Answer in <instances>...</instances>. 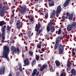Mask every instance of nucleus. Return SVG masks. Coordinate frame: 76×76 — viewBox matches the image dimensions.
<instances>
[{
  "label": "nucleus",
  "instance_id": "1",
  "mask_svg": "<svg viewBox=\"0 0 76 76\" xmlns=\"http://www.w3.org/2000/svg\"><path fill=\"white\" fill-rule=\"evenodd\" d=\"M2 55L1 56L2 58H6L7 61H9V58L8 56V54L10 53V50L8 46L5 45L3 47V52Z\"/></svg>",
  "mask_w": 76,
  "mask_h": 76
},
{
  "label": "nucleus",
  "instance_id": "2",
  "mask_svg": "<svg viewBox=\"0 0 76 76\" xmlns=\"http://www.w3.org/2000/svg\"><path fill=\"white\" fill-rule=\"evenodd\" d=\"M6 26L4 25L3 26L1 29V32L0 31V39H2L1 42L4 43V40L6 39Z\"/></svg>",
  "mask_w": 76,
  "mask_h": 76
},
{
  "label": "nucleus",
  "instance_id": "3",
  "mask_svg": "<svg viewBox=\"0 0 76 76\" xmlns=\"http://www.w3.org/2000/svg\"><path fill=\"white\" fill-rule=\"evenodd\" d=\"M61 8L60 7V6H58L56 8V11L55 10H53L51 12V14L50 15V18L51 19H53L55 16V15H59L61 13Z\"/></svg>",
  "mask_w": 76,
  "mask_h": 76
},
{
  "label": "nucleus",
  "instance_id": "4",
  "mask_svg": "<svg viewBox=\"0 0 76 76\" xmlns=\"http://www.w3.org/2000/svg\"><path fill=\"white\" fill-rule=\"evenodd\" d=\"M38 24H37L36 25V27H35V31L37 32V33L36 35H39V34L42 32V29L39 30L40 29V27H41V24L39 21H38Z\"/></svg>",
  "mask_w": 76,
  "mask_h": 76
},
{
  "label": "nucleus",
  "instance_id": "5",
  "mask_svg": "<svg viewBox=\"0 0 76 76\" xmlns=\"http://www.w3.org/2000/svg\"><path fill=\"white\" fill-rule=\"evenodd\" d=\"M26 6L24 5L23 7H21L20 8H18V11L20 12L21 15H24L25 14H26Z\"/></svg>",
  "mask_w": 76,
  "mask_h": 76
},
{
  "label": "nucleus",
  "instance_id": "6",
  "mask_svg": "<svg viewBox=\"0 0 76 76\" xmlns=\"http://www.w3.org/2000/svg\"><path fill=\"white\" fill-rule=\"evenodd\" d=\"M58 52L60 54L63 53L64 50V47L61 44H60L58 47Z\"/></svg>",
  "mask_w": 76,
  "mask_h": 76
},
{
  "label": "nucleus",
  "instance_id": "7",
  "mask_svg": "<svg viewBox=\"0 0 76 76\" xmlns=\"http://www.w3.org/2000/svg\"><path fill=\"white\" fill-rule=\"evenodd\" d=\"M53 23L51 22H50L48 24V26H47L46 27V31L48 32L50 31V28L51 27H53Z\"/></svg>",
  "mask_w": 76,
  "mask_h": 76
},
{
  "label": "nucleus",
  "instance_id": "8",
  "mask_svg": "<svg viewBox=\"0 0 76 76\" xmlns=\"http://www.w3.org/2000/svg\"><path fill=\"white\" fill-rule=\"evenodd\" d=\"M24 63L25 64V66H29L30 63L29 61V59L28 58H26L23 61Z\"/></svg>",
  "mask_w": 76,
  "mask_h": 76
},
{
  "label": "nucleus",
  "instance_id": "9",
  "mask_svg": "<svg viewBox=\"0 0 76 76\" xmlns=\"http://www.w3.org/2000/svg\"><path fill=\"white\" fill-rule=\"evenodd\" d=\"M7 9L3 10H1V12H0V16L1 17H4L5 15V12L6 11Z\"/></svg>",
  "mask_w": 76,
  "mask_h": 76
},
{
  "label": "nucleus",
  "instance_id": "10",
  "mask_svg": "<svg viewBox=\"0 0 76 76\" xmlns=\"http://www.w3.org/2000/svg\"><path fill=\"white\" fill-rule=\"evenodd\" d=\"M8 8V7L6 5H4V7H3V4L0 3V9H1V10H3H3L7 9Z\"/></svg>",
  "mask_w": 76,
  "mask_h": 76
},
{
  "label": "nucleus",
  "instance_id": "11",
  "mask_svg": "<svg viewBox=\"0 0 76 76\" xmlns=\"http://www.w3.org/2000/svg\"><path fill=\"white\" fill-rule=\"evenodd\" d=\"M5 70V66H3L1 67L0 69V75H3L4 73V71Z\"/></svg>",
  "mask_w": 76,
  "mask_h": 76
},
{
  "label": "nucleus",
  "instance_id": "12",
  "mask_svg": "<svg viewBox=\"0 0 76 76\" xmlns=\"http://www.w3.org/2000/svg\"><path fill=\"white\" fill-rule=\"evenodd\" d=\"M48 1H50V3L49 4V7H51L54 6V2L53 0H48Z\"/></svg>",
  "mask_w": 76,
  "mask_h": 76
},
{
  "label": "nucleus",
  "instance_id": "13",
  "mask_svg": "<svg viewBox=\"0 0 76 76\" xmlns=\"http://www.w3.org/2000/svg\"><path fill=\"white\" fill-rule=\"evenodd\" d=\"M11 51L12 53L16 52V48L14 46H12L11 48Z\"/></svg>",
  "mask_w": 76,
  "mask_h": 76
},
{
  "label": "nucleus",
  "instance_id": "14",
  "mask_svg": "<svg viewBox=\"0 0 76 76\" xmlns=\"http://www.w3.org/2000/svg\"><path fill=\"white\" fill-rule=\"evenodd\" d=\"M71 0H66L65 2L64 3L63 6L64 7H67L69 4V3L70 1Z\"/></svg>",
  "mask_w": 76,
  "mask_h": 76
},
{
  "label": "nucleus",
  "instance_id": "15",
  "mask_svg": "<svg viewBox=\"0 0 76 76\" xmlns=\"http://www.w3.org/2000/svg\"><path fill=\"white\" fill-rule=\"evenodd\" d=\"M73 18V13L70 14L69 15L68 19L70 20H72Z\"/></svg>",
  "mask_w": 76,
  "mask_h": 76
},
{
  "label": "nucleus",
  "instance_id": "16",
  "mask_svg": "<svg viewBox=\"0 0 76 76\" xmlns=\"http://www.w3.org/2000/svg\"><path fill=\"white\" fill-rule=\"evenodd\" d=\"M47 67V64H43L41 67L40 68V71H42L44 69H46V68Z\"/></svg>",
  "mask_w": 76,
  "mask_h": 76
},
{
  "label": "nucleus",
  "instance_id": "17",
  "mask_svg": "<svg viewBox=\"0 0 76 76\" xmlns=\"http://www.w3.org/2000/svg\"><path fill=\"white\" fill-rule=\"evenodd\" d=\"M72 28L73 27L71 26V24H70L69 25H68L67 27V31H70L72 30Z\"/></svg>",
  "mask_w": 76,
  "mask_h": 76
},
{
  "label": "nucleus",
  "instance_id": "18",
  "mask_svg": "<svg viewBox=\"0 0 76 76\" xmlns=\"http://www.w3.org/2000/svg\"><path fill=\"white\" fill-rule=\"evenodd\" d=\"M56 34H58V35H60L61 34V28H59L58 31H56Z\"/></svg>",
  "mask_w": 76,
  "mask_h": 76
},
{
  "label": "nucleus",
  "instance_id": "19",
  "mask_svg": "<svg viewBox=\"0 0 76 76\" xmlns=\"http://www.w3.org/2000/svg\"><path fill=\"white\" fill-rule=\"evenodd\" d=\"M50 31L51 32L53 33V32H54V31H55V30L56 29V28H55V27L53 26L51 27L50 28Z\"/></svg>",
  "mask_w": 76,
  "mask_h": 76
},
{
  "label": "nucleus",
  "instance_id": "20",
  "mask_svg": "<svg viewBox=\"0 0 76 76\" xmlns=\"http://www.w3.org/2000/svg\"><path fill=\"white\" fill-rule=\"evenodd\" d=\"M60 37H58L56 38V43H57L58 44H59V42L60 41Z\"/></svg>",
  "mask_w": 76,
  "mask_h": 76
},
{
  "label": "nucleus",
  "instance_id": "21",
  "mask_svg": "<svg viewBox=\"0 0 76 76\" xmlns=\"http://www.w3.org/2000/svg\"><path fill=\"white\" fill-rule=\"evenodd\" d=\"M18 65L19 66V69L20 72H22V64L21 63H18Z\"/></svg>",
  "mask_w": 76,
  "mask_h": 76
},
{
  "label": "nucleus",
  "instance_id": "22",
  "mask_svg": "<svg viewBox=\"0 0 76 76\" xmlns=\"http://www.w3.org/2000/svg\"><path fill=\"white\" fill-rule=\"evenodd\" d=\"M36 63H37V61H36V60L35 59L32 62H31V65L32 67H33L34 66H35L36 64Z\"/></svg>",
  "mask_w": 76,
  "mask_h": 76
},
{
  "label": "nucleus",
  "instance_id": "23",
  "mask_svg": "<svg viewBox=\"0 0 76 76\" xmlns=\"http://www.w3.org/2000/svg\"><path fill=\"white\" fill-rule=\"evenodd\" d=\"M55 64L57 66H59L60 65V62L58 61H55Z\"/></svg>",
  "mask_w": 76,
  "mask_h": 76
},
{
  "label": "nucleus",
  "instance_id": "24",
  "mask_svg": "<svg viewBox=\"0 0 76 76\" xmlns=\"http://www.w3.org/2000/svg\"><path fill=\"white\" fill-rule=\"evenodd\" d=\"M6 30L7 31V32L8 33H9L10 32V27H9V26L8 25L6 28Z\"/></svg>",
  "mask_w": 76,
  "mask_h": 76
},
{
  "label": "nucleus",
  "instance_id": "25",
  "mask_svg": "<svg viewBox=\"0 0 76 76\" xmlns=\"http://www.w3.org/2000/svg\"><path fill=\"white\" fill-rule=\"evenodd\" d=\"M29 18L31 22H32V21H34V17L32 16V15H30L29 16Z\"/></svg>",
  "mask_w": 76,
  "mask_h": 76
},
{
  "label": "nucleus",
  "instance_id": "26",
  "mask_svg": "<svg viewBox=\"0 0 76 76\" xmlns=\"http://www.w3.org/2000/svg\"><path fill=\"white\" fill-rule=\"evenodd\" d=\"M58 44H59L56 43L54 46V48L55 50H56L57 48V47H58Z\"/></svg>",
  "mask_w": 76,
  "mask_h": 76
},
{
  "label": "nucleus",
  "instance_id": "27",
  "mask_svg": "<svg viewBox=\"0 0 76 76\" xmlns=\"http://www.w3.org/2000/svg\"><path fill=\"white\" fill-rule=\"evenodd\" d=\"M76 22H73L72 24H71V26H72V28H75L76 26Z\"/></svg>",
  "mask_w": 76,
  "mask_h": 76
},
{
  "label": "nucleus",
  "instance_id": "28",
  "mask_svg": "<svg viewBox=\"0 0 76 76\" xmlns=\"http://www.w3.org/2000/svg\"><path fill=\"white\" fill-rule=\"evenodd\" d=\"M16 25L17 29H20L21 27V24Z\"/></svg>",
  "mask_w": 76,
  "mask_h": 76
},
{
  "label": "nucleus",
  "instance_id": "29",
  "mask_svg": "<svg viewBox=\"0 0 76 76\" xmlns=\"http://www.w3.org/2000/svg\"><path fill=\"white\" fill-rule=\"evenodd\" d=\"M4 23V21L3 20L0 21V26H3Z\"/></svg>",
  "mask_w": 76,
  "mask_h": 76
},
{
  "label": "nucleus",
  "instance_id": "30",
  "mask_svg": "<svg viewBox=\"0 0 76 76\" xmlns=\"http://www.w3.org/2000/svg\"><path fill=\"white\" fill-rule=\"evenodd\" d=\"M39 59V56L37 55H36V60L37 61H38Z\"/></svg>",
  "mask_w": 76,
  "mask_h": 76
},
{
  "label": "nucleus",
  "instance_id": "31",
  "mask_svg": "<svg viewBox=\"0 0 76 76\" xmlns=\"http://www.w3.org/2000/svg\"><path fill=\"white\" fill-rule=\"evenodd\" d=\"M42 45L41 44L38 43L37 45V48H41Z\"/></svg>",
  "mask_w": 76,
  "mask_h": 76
},
{
  "label": "nucleus",
  "instance_id": "32",
  "mask_svg": "<svg viewBox=\"0 0 76 76\" xmlns=\"http://www.w3.org/2000/svg\"><path fill=\"white\" fill-rule=\"evenodd\" d=\"M45 18L46 19L48 18V13H46L45 14Z\"/></svg>",
  "mask_w": 76,
  "mask_h": 76
},
{
  "label": "nucleus",
  "instance_id": "33",
  "mask_svg": "<svg viewBox=\"0 0 76 76\" xmlns=\"http://www.w3.org/2000/svg\"><path fill=\"white\" fill-rule=\"evenodd\" d=\"M62 19L61 20V21H62L63 22H64L65 21V16L63 15L62 16Z\"/></svg>",
  "mask_w": 76,
  "mask_h": 76
},
{
  "label": "nucleus",
  "instance_id": "34",
  "mask_svg": "<svg viewBox=\"0 0 76 76\" xmlns=\"http://www.w3.org/2000/svg\"><path fill=\"white\" fill-rule=\"evenodd\" d=\"M49 67L50 71L51 72H53V66H49Z\"/></svg>",
  "mask_w": 76,
  "mask_h": 76
},
{
  "label": "nucleus",
  "instance_id": "35",
  "mask_svg": "<svg viewBox=\"0 0 76 76\" xmlns=\"http://www.w3.org/2000/svg\"><path fill=\"white\" fill-rule=\"evenodd\" d=\"M45 37L46 39H47V40H49V39H50V38H49V35H48L47 34L46 35H45Z\"/></svg>",
  "mask_w": 76,
  "mask_h": 76
},
{
  "label": "nucleus",
  "instance_id": "36",
  "mask_svg": "<svg viewBox=\"0 0 76 76\" xmlns=\"http://www.w3.org/2000/svg\"><path fill=\"white\" fill-rule=\"evenodd\" d=\"M71 62L68 63L67 64V67H68L69 68H70L71 66Z\"/></svg>",
  "mask_w": 76,
  "mask_h": 76
},
{
  "label": "nucleus",
  "instance_id": "37",
  "mask_svg": "<svg viewBox=\"0 0 76 76\" xmlns=\"http://www.w3.org/2000/svg\"><path fill=\"white\" fill-rule=\"evenodd\" d=\"M29 54H30V56H33V52L30 51L29 52Z\"/></svg>",
  "mask_w": 76,
  "mask_h": 76
},
{
  "label": "nucleus",
  "instance_id": "38",
  "mask_svg": "<svg viewBox=\"0 0 76 76\" xmlns=\"http://www.w3.org/2000/svg\"><path fill=\"white\" fill-rule=\"evenodd\" d=\"M16 25H21L20 21V20H18V21H17Z\"/></svg>",
  "mask_w": 76,
  "mask_h": 76
},
{
  "label": "nucleus",
  "instance_id": "39",
  "mask_svg": "<svg viewBox=\"0 0 76 76\" xmlns=\"http://www.w3.org/2000/svg\"><path fill=\"white\" fill-rule=\"evenodd\" d=\"M66 74L65 73L63 72L60 75V76H66Z\"/></svg>",
  "mask_w": 76,
  "mask_h": 76
},
{
  "label": "nucleus",
  "instance_id": "40",
  "mask_svg": "<svg viewBox=\"0 0 76 76\" xmlns=\"http://www.w3.org/2000/svg\"><path fill=\"white\" fill-rule=\"evenodd\" d=\"M31 33H32V31H29L28 32V35L29 36H31Z\"/></svg>",
  "mask_w": 76,
  "mask_h": 76
},
{
  "label": "nucleus",
  "instance_id": "41",
  "mask_svg": "<svg viewBox=\"0 0 76 76\" xmlns=\"http://www.w3.org/2000/svg\"><path fill=\"white\" fill-rule=\"evenodd\" d=\"M16 75L17 76H19L20 75V73L19 72H16Z\"/></svg>",
  "mask_w": 76,
  "mask_h": 76
},
{
  "label": "nucleus",
  "instance_id": "42",
  "mask_svg": "<svg viewBox=\"0 0 76 76\" xmlns=\"http://www.w3.org/2000/svg\"><path fill=\"white\" fill-rule=\"evenodd\" d=\"M37 73L36 72H33L32 73V76H35V75Z\"/></svg>",
  "mask_w": 76,
  "mask_h": 76
},
{
  "label": "nucleus",
  "instance_id": "43",
  "mask_svg": "<svg viewBox=\"0 0 76 76\" xmlns=\"http://www.w3.org/2000/svg\"><path fill=\"white\" fill-rule=\"evenodd\" d=\"M26 34H25L24 37V39L26 40H27V39H28V38H27V37H26Z\"/></svg>",
  "mask_w": 76,
  "mask_h": 76
},
{
  "label": "nucleus",
  "instance_id": "44",
  "mask_svg": "<svg viewBox=\"0 0 76 76\" xmlns=\"http://www.w3.org/2000/svg\"><path fill=\"white\" fill-rule=\"evenodd\" d=\"M13 20H11L10 21V24H12V23H13Z\"/></svg>",
  "mask_w": 76,
  "mask_h": 76
},
{
  "label": "nucleus",
  "instance_id": "45",
  "mask_svg": "<svg viewBox=\"0 0 76 76\" xmlns=\"http://www.w3.org/2000/svg\"><path fill=\"white\" fill-rule=\"evenodd\" d=\"M12 71H11L10 73L9 74H8V76H12Z\"/></svg>",
  "mask_w": 76,
  "mask_h": 76
},
{
  "label": "nucleus",
  "instance_id": "46",
  "mask_svg": "<svg viewBox=\"0 0 76 76\" xmlns=\"http://www.w3.org/2000/svg\"><path fill=\"white\" fill-rule=\"evenodd\" d=\"M16 51L17 52V53H19V48H17V49H16Z\"/></svg>",
  "mask_w": 76,
  "mask_h": 76
},
{
  "label": "nucleus",
  "instance_id": "47",
  "mask_svg": "<svg viewBox=\"0 0 76 76\" xmlns=\"http://www.w3.org/2000/svg\"><path fill=\"white\" fill-rule=\"evenodd\" d=\"M37 71H37V69H34L33 71V72H37Z\"/></svg>",
  "mask_w": 76,
  "mask_h": 76
},
{
  "label": "nucleus",
  "instance_id": "48",
  "mask_svg": "<svg viewBox=\"0 0 76 76\" xmlns=\"http://www.w3.org/2000/svg\"><path fill=\"white\" fill-rule=\"evenodd\" d=\"M12 13L13 15H12L11 16H13V17L15 16V13H14V12L13 11H12Z\"/></svg>",
  "mask_w": 76,
  "mask_h": 76
},
{
  "label": "nucleus",
  "instance_id": "49",
  "mask_svg": "<svg viewBox=\"0 0 76 76\" xmlns=\"http://www.w3.org/2000/svg\"><path fill=\"white\" fill-rule=\"evenodd\" d=\"M41 51H42V52H44V51H45V50H44V48H42L41 49Z\"/></svg>",
  "mask_w": 76,
  "mask_h": 76
},
{
  "label": "nucleus",
  "instance_id": "50",
  "mask_svg": "<svg viewBox=\"0 0 76 76\" xmlns=\"http://www.w3.org/2000/svg\"><path fill=\"white\" fill-rule=\"evenodd\" d=\"M72 56H75V54H76L75 52H72Z\"/></svg>",
  "mask_w": 76,
  "mask_h": 76
},
{
  "label": "nucleus",
  "instance_id": "51",
  "mask_svg": "<svg viewBox=\"0 0 76 76\" xmlns=\"http://www.w3.org/2000/svg\"><path fill=\"white\" fill-rule=\"evenodd\" d=\"M69 15H70V14H69V12H67L66 13V15L67 16H69Z\"/></svg>",
  "mask_w": 76,
  "mask_h": 76
},
{
  "label": "nucleus",
  "instance_id": "52",
  "mask_svg": "<svg viewBox=\"0 0 76 76\" xmlns=\"http://www.w3.org/2000/svg\"><path fill=\"white\" fill-rule=\"evenodd\" d=\"M10 39L11 42H12V39H13V38L12 37H11L10 38Z\"/></svg>",
  "mask_w": 76,
  "mask_h": 76
},
{
  "label": "nucleus",
  "instance_id": "53",
  "mask_svg": "<svg viewBox=\"0 0 76 76\" xmlns=\"http://www.w3.org/2000/svg\"><path fill=\"white\" fill-rule=\"evenodd\" d=\"M39 75V71H37V72L36 76H38Z\"/></svg>",
  "mask_w": 76,
  "mask_h": 76
},
{
  "label": "nucleus",
  "instance_id": "54",
  "mask_svg": "<svg viewBox=\"0 0 76 76\" xmlns=\"http://www.w3.org/2000/svg\"><path fill=\"white\" fill-rule=\"evenodd\" d=\"M24 56L25 55L23 54V53L22 55V57L23 58H25V57H24Z\"/></svg>",
  "mask_w": 76,
  "mask_h": 76
},
{
  "label": "nucleus",
  "instance_id": "55",
  "mask_svg": "<svg viewBox=\"0 0 76 76\" xmlns=\"http://www.w3.org/2000/svg\"><path fill=\"white\" fill-rule=\"evenodd\" d=\"M22 52L23 54H24V53H25V51L24 50H22Z\"/></svg>",
  "mask_w": 76,
  "mask_h": 76
},
{
  "label": "nucleus",
  "instance_id": "56",
  "mask_svg": "<svg viewBox=\"0 0 76 76\" xmlns=\"http://www.w3.org/2000/svg\"><path fill=\"white\" fill-rule=\"evenodd\" d=\"M38 40L39 41H40V40H42V39H41V37H39L38 38Z\"/></svg>",
  "mask_w": 76,
  "mask_h": 76
},
{
  "label": "nucleus",
  "instance_id": "57",
  "mask_svg": "<svg viewBox=\"0 0 76 76\" xmlns=\"http://www.w3.org/2000/svg\"><path fill=\"white\" fill-rule=\"evenodd\" d=\"M65 37H66L65 36V34H63V38H65Z\"/></svg>",
  "mask_w": 76,
  "mask_h": 76
},
{
  "label": "nucleus",
  "instance_id": "58",
  "mask_svg": "<svg viewBox=\"0 0 76 76\" xmlns=\"http://www.w3.org/2000/svg\"><path fill=\"white\" fill-rule=\"evenodd\" d=\"M12 43H14L15 42V41H14V40H13L12 41Z\"/></svg>",
  "mask_w": 76,
  "mask_h": 76
},
{
  "label": "nucleus",
  "instance_id": "59",
  "mask_svg": "<svg viewBox=\"0 0 76 76\" xmlns=\"http://www.w3.org/2000/svg\"><path fill=\"white\" fill-rule=\"evenodd\" d=\"M36 7H39V6L38 5V4H36Z\"/></svg>",
  "mask_w": 76,
  "mask_h": 76
},
{
  "label": "nucleus",
  "instance_id": "60",
  "mask_svg": "<svg viewBox=\"0 0 76 76\" xmlns=\"http://www.w3.org/2000/svg\"><path fill=\"white\" fill-rule=\"evenodd\" d=\"M12 17H13V16H12V15H11L10 16V19H12Z\"/></svg>",
  "mask_w": 76,
  "mask_h": 76
},
{
  "label": "nucleus",
  "instance_id": "61",
  "mask_svg": "<svg viewBox=\"0 0 76 76\" xmlns=\"http://www.w3.org/2000/svg\"><path fill=\"white\" fill-rule=\"evenodd\" d=\"M20 1V0H16V1H17V2H18V1Z\"/></svg>",
  "mask_w": 76,
  "mask_h": 76
},
{
  "label": "nucleus",
  "instance_id": "62",
  "mask_svg": "<svg viewBox=\"0 0 76 76\" xmlns=\"http://www.w3.org/2000/svg\"><path fill=\"white\" fill-rule=\"evenodd\" d=\"M25 48L26 49H28V47L27 46H25Z\"/></svg>",
  "mask_w": 76,
  "mask_h": 76
},
{
  "label": "nucleus",
  "instance_id": "63",
  "mask_svg": "<svg viewBox=\"0 0 76 76\" xmlns=\"http://www.w3.org/2000/svg\"><path fill=\"white\" fill-rule=\"evenodd\" d=\"M53 33H50V35H52Z\"/></svg>",
  "mask_w": 76,
  "mask_h": 76
},
{
  "label": "nucleus",
  "instance_id": "64",
  "mask_svg": "<svg viewBox=\"0 0 76 76\" xmlns=\"http://www.w3.org/2000/svg\"><path fill=\"white\" fill-rule=\"evenodd\" d=\"M27 75H30V73H27Z\"/></svg>",
  "mask_w": 76,
  "mask_h": 76
}]
</instances>
